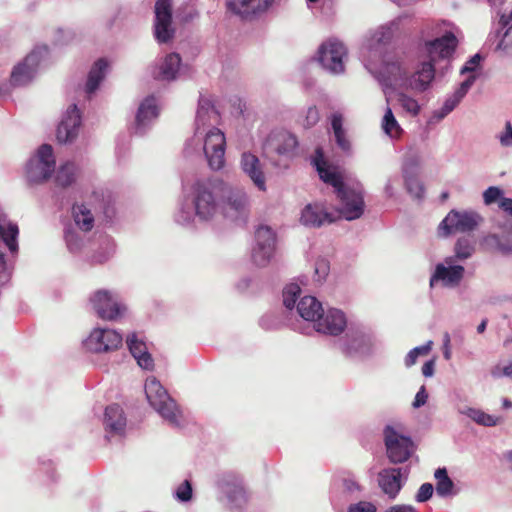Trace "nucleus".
<instances>
[{"mask_svg": "<svg viewBox=\"0 0 512 512\" xmlns=\"http://www.w3.org/2000/svg\"><path fill=\"white\" fill-rule=\"evenodd\" d=\"M225 190V183L219 179H203L192 186V203L195 215L201 220L211 219L217 212V197Z\"/></svg>", "mask_w": 512, "mask_h": 512, "instance_id": "1", "label": "nucleus"}, {"mask_svg": "<svg viewBox=\"0 0 512 512\" xmlns=\"http://www.w3.org/2000/svg\"><path fill=\"white\" fill-rule=\"evenodd\" d=\"M385 71L388 74L390 85L417 92H424L435 76L434 61L431 60L423 62L421 68L411 77L407 76L406 71L398 62L388 63Z\"/></svg>", "mask_w": 512, "mask_h": 512, "instance_id": "2", "label": "nucleus"}, {"mask_svg": "<svg viewBox=\"0 0 512 512\" xmlns=\"http://www.w3.org/2000/svg\"><path fill=\"white\" fill-rule=\"evenodd\" d=\"M145 394L150 405L169 423L178 425L179 410L161 383L154 377L145 383Z\"/></svg>", "mask_w": 512, "mask_h": 512, "instance_id": "3", "label": "nucleus"}, {"mask_svg": "<svg viewBox=\"0 0 512 512\" xmlns=\"http://www.w3.org/2000/svg\"><path fill=\"white\" fill-rule=\"evenodd\" d=\"M55 163L52 146L41 145L26 165L27 180L32 184L46 182L55 171Z\"/></svg>", "mask_w": 512, "mask_h": 512, "instance_id": "4", "label": "nucleus"}, {"mask_svg": "<svg viewBox=\"0 0 512 512\" xmlns=\"http://www.w3.org/2000/svg\"><path fill=\"white\" fill-rule=\"evenodd\" d=\"M384 441L387 456L394 464L406 462L414 452L415 446L409 436L399 433L393 426L384 429Z\"/></svg>", "mask_w": 512, "mask_h": 512, "instance_id": "5", "label": "nucleus"}, {"mask_svg": "<svg viewBox=\"0 0 512 512\" xmlns=\"http://www.w3.org/2000/svg\"><path fill=\"white\" fill-rule=\"evenodd\" d=\"M483 218L473 211H450L439 225V232L447 236L456 232H470L476 229Z\"/></svg>", "mask_w": 512, "mask_h": 512, "instance_id": "6", "label": "nucleus"}, {"mask_svg": "<svg viewBox=\"0 0 512 512\" xmlns=\"http://www.w3.org/2000/svg\"><path fill=\"white\" fill-rule=\"evenodd\" d=\"M154 13V37L158 43L166 44L175 36L172 21V0H157Z\"/></svg>", "mask_w": 512, "mask_h": 512, "instance_id": "7", "label": "nucleus"}, {"mask_svg": "<svg viewBox=\"0 0 512 512\" xmlns=\"http://www.w3.org/2000/svg\"><path fill=\"white\" fill-rule=\"evenodd\" d=\"M225 146V135L220 129L213 128L206 134L204 153L211 169L219 170L224 167Z\"/></svg>", "mask_w": 512, "mask_h": 512, "instance_id": "8", "label": "nucleus"}, {"mask_svg": "<svg viewBox=\"0 0 512 512\" xmlns=\"http://www.w3.org/2000/svg\"><path fill=\"white\" fill-rule=\"evenodd\" d=\"M90 301L97 315L103 320H116L126 311V307L108 290L96 291Z\"/></svg>", "mask_w": 512, "mask_h": 512, "instance_id": "9", "label": "nucleus"}, {"mask_svg": "<svg viewBox=\"0 0 512 512\" xmlns=\"http://www.w3.org/2000/svg\"><path fill=\"white\" fill-rule=\"evenodd\" d=\"M256 245L253 249L252 259L257 266H266L275 251L276 235L268 226H261L255 233Z\"/></svg>", "mask_w": 512, "mask_h": 512, "instance_id": "10", "label": "nucleus"}, {"mask_svg": "<svg viewBox=\"0 0 512 512\" xmlns=\"http://www.w3.org/2000/svg\"><path fill=\"white\" fill-rule=\"evenodd\" d=\"M319 62L332 73H341L344 71L343 58L347 54L345 46L336 40H329L323 43L318 51Z\"/></svg>", "mask_w": 512, "mask_h": 512, "instance_id": "11", "label": "nucleus"}, {"mask_svg": "<svg viewBox=\"0 0 512 512\" xmlns=\"http://www.w3.org/2000/svg\"><path fill=\"white\" fill-rule=\"evenodd\" d=\"M297 138L287 131H275L269 134L264 150L270 156L278 155L291 158L296 154Z\"/></svg>", "mask_w": 512, "mask_h": 512, "instance_id": "12", "label": "nucleus"}, {"mask_svg": "<svg viewBox=\"0 0 512 512\" xmlns=\"http://www.w3.org/2000/svg\"><path fill=\"white\" fill-rule=\"evenodd\" d=\"M122 345V336L112 329L95 328L85 341L88 350L101 353L117 350Z\"/></svg>", "mask_w": 512, "mask_h": 512, "instance_id": "13", "label": "nucleus"}, {"mask_svg": "<svg viewBox=\"0 0 512 512\" xmlns=\"http://www.w3.org/2000/svg\"><path fill=\"white\" fill-rule=\"evenodd\" d=\"M218 485L234 506L242 507L248 502V492L238 475L233 473L224 474L219 479Z\"/></svg>", "mask_w": 512, "mask_h": 512, "instance_id": "14", "label": "nucleus"}, {"mask_svg": "<svg viewBox=\"0 0 512 512\" xmlns=\"http://www.w3.org/2000/svg\"><path fill=\"white\" fill-rule=\"evenodd\" d=\"M347 320L345 314L335 308L321 312V316L315 321V329L319 333L331 336L340 335L346 328Z\"/></svg>", "mask_w": 512, "mask_h": 512, "instance_id": "15", "label": "nucleus"}, {"mask_svg": "<svg viewBox=\"0 0 512 512\" xmlns=\"http://www.w3.org/2000/svg\"><path fill=\"white\" fill-rule=\"evenodd\" d=\"M337 197L342 204L341 214L346 220L351 221L361 217L364 212V199L360 192L344 187L339 190Z\"/></svg>", "mask_w": 512, "mask_h": 512, "instance_id": "16", "label": "nucleus"}, {"mask_svg": "<svg viewBox=\"0 0 512 512\" xmlns=\"http://www.w3.org/2000/svg\"><path fill=\"white\" fill-rule=\"evenodd\" d=\"M274 0H226L227 9L242 19H251L268 10Z\"/></svg>", "mask_w": 512, "mask_h": 512, "instance_id": "17", "label": "nucleus"}, {"mask_svg": "<svg viewBox=\"0 0 512 512\" xmlns=\"http://www.w3.org/2000/svg\"><path fill=\"white\" fill-rule=\"evenodd\" d=\"M81 124L80 111L76 104H72L66 112L65 117L57 128L56 137L58 142L67 143L74 140L78 134Z\"/></svg>", "mask_w": 512, "mask_h": 512, "instance_id": "18", "label": "nucleus"}, {"mask_svg": "<svg viewBox=\"0 0 512 512\" xmlns=\"http://www.w3.org/2000/svg\"><path fill=\"white\" fill-rule=\"evenodd\" d=\"M39 64L38 54L32 52L16 65L10 76L12 86H24L31 82Z\"/></svg>", "mask_w": 512, "mask_h": 512, "instance_id": "19", "label": "nucleus"}, {"mask_svg": "<svg viewBox=\"0 0 512 512\" xmlns=\"http://www.w3.org/2000/svg\"><path fill=\"white\" fill-rule=\"evenodd\" d=\"M226 191V189L224 190ZM221 193L224 197L222 211L225 217L236 220L246 211L247 197L240 190H229L227 194Z\"/></svg>", "mask_w": 512, "mask_h": 512, "instance_id": "20", "label": "nucleus"}, {"mask_svg": "<svg viewBox=\"0 0 512 512\" xmlns=\"http://www.w3.org/2000/svg\"><path fill=\"white\" fill-rule=\"evenodd\" d=\"M457 39L451 32H447L440 38L428 41L426 49L431 61H436L437 58H448L455 51Z\"/></svg>", "mask_w": 512, "mask_h": 512, "instance_id": "21", "label": "nucleus"}, {"mask_svg": "<svg viewBox=\"0 0 512 512\" xmlns=\"http://www.w3.org/2000/svg\"><path fill=\"white\" fill-rule=\"evenodd\" d=\"M378 483L381 490L394 499L402 488L401 468H388L382 470L378 475Z\"/></svg>", "mask_w": 512, "mask_h": 512, "instance_id": "22", "label": "nucleus"}, {"mask_svg": "<svg viewBox=\"0 0 512 512\" xmlns=\"http://www.w3.org/2000/svg\"><path fill=\"white\" fill-rule=\"evenodd\" d=\"M463 274V266L446 267L443 264H438L435 273L431 277L430 285L433 286L435 282L441 281L444 286H456L462 280Z\"/></svg>", "mask_w": 512, "mask_h": 512, "instance_id": "23", "label": "nucleus"}, {"mask_svg": "<svg viewBox=\"0 0 512 512\" xmlns=\"http://www.w3.org/2000/svg\"><path fill=\"white\" fill-rule=\"evenodd\" d=\"M126 342L131 354L137 360L138 365L146 370L153 369L154 362L151 355L147 351L146 344L139 340L135 333L129 335Z\"/></svg>", "mask_w": 512, "mask_h": 512, "instance_id": "24", "label": "nucleus"}, {"mask_svg": "<svg viewBox=\"0 0 512 512\" xmlns=\"http://www.w3.org/2000/svg\"><path fill=\"white\" fill-rule=\"evenodd\" d=\"M243 171L250 177L255 186L265 190V176L263 174L259 159L251 153H243L241 159Z\"/></svg>", "mask_w": 512, "mask_h": 512, "instance_id": "25", "label": "nucleus"}, {"mask_svg": "<svg viewBox=\"0 0 512 512\" xmlns=\"http://www.w3.org/2000/svg\"><path fill=\"white\" fill-rule=\"evenodd\" d=\"M300 221L305 226L320 227L325 223H332L334 219L319 205L308 204L302 211Z\"/></svg>", "mask_w": 512, "mask_h": 512, "instance_id": "26", "label": "nucleus"}, {"mask_svg": "<svg viewBox=\"0 0 512 512\" xmlns=\"http://www.w3.org/2000/svg\"><path fill=\"white\" fill-rule=\"evenodd\" d=\"M104 423L107 430L121 433L126 426L123 409L117 404L108 406L105 410Z\"/></svg>", "mask_w": 512, "mask_h": 512, "instance_id": "27", "label": "nucleus"}, {"mask_svg": "<svg viewBox=\"0 0 512 512\" xmlns=\"http://www.w3.org/2000/svg\"><path fill=\"white\" fill-rule=\"evenodd\" d=\"M297 311L303 319L315 322L321 316L323 307L315 297L304 296L297 304Z\"/></svg>", "mask_w": 512, "mask_h": 512, "instance_id": "28", "label": "nucleus"}, {"mask_svg": "<svg viewBox=\"0 0 512 512\" xmlns=\"http://www.w3.org/2000/svg\"><path fill=\"white\" fill-rule=\"evenodd\" d=\"M158 116V107L156 105V100L154 97H147L140 104L137 114H136V128L137 130H141L144 128L151 120L157 118Z\"/></svg>", "mask_w": 512, "mask_h": 512, "instance_id": "29", "label": "nucleus"}, {"mask_svg": "<svg viewBox=\"0 0 512 512\" xmlns=\"http://www.w3.org/2000/svg\"><path fill=\"white\" fill-rule=\"evenodd\" d=\"M72 217L75 225L83 232H90L94 228V216L84 204L72 206Z\"/></svg>", "mask_w": 512, "mask_h": 512, "instance_id": "30", "label": "nucleus"}, {"mask_svg": "<svg viewBox=\"0 0 512 512\" xmlns=\"http://www.w3.org/2000/svg\"><path fill=\"white\" fill-rule=\"evenodd\" d=\"M180 65L181 57L178 53L172 52L167 54L160 64L158 77L167 81L176 79Z\"/></svg>", "mask_w": 512, "mask_h": 512, "instance_id": "31", "label": "nucleus"}, {"mask_svg": "<svg viewBox=\"0 0 512 512\" xmlns=\"http://www.w3.org/2000/svg\"><path fill=\"white\" fill-rule=\"evenodd\" d=\"M108 67V63L105 59H98L92 66L86 83V92L91 94L97 90L101 81L105 77V71Z\"/></svg>", "mask_w": 512, "mask_h": 512, "instance_id": "32", "label": "nucleus"}, {"mask_svg": "<svg viewBox=\"0 0 512 512\" xmlns=\"http://www.w3.org/2000/svg\"><path fill=\"white\" fill-rule=\"evenodd\" d=\"M315 164L320 178L325 183L333 186L335 188L336 194L339 193L340 189L346 187L343 183L342 177L337 172L330 170L324 160H316Z\"/></svg>", "mask_w": 512, "mask_h": 512, "instance_id": "33", "label": "nucleus"}, {"mask_svg": "<svg viewBox=\"0 0 512 512\" xmlns=\"http://www.w3.org/2000/svg\"><path fill=\"white\" fill-rule=\"evenodd\" d=\"M476 76L474 74L470 75L466 80H464L460 87L455 91L454 95L447 99L442 107L443 116L450 113L462 100V98L467 94L470 87L475 82Z\"/></svg>", "mask_w": 512, "mask_h": 512, "instance_id": "34", "label": "nucleus"}, {"mask_svg": "<svg viewBox=\"0 0 512 512\" xmlns=\"http://www.w3.org/2000/svg\"><path fill=\"white\" fill-rule=\"evenodd\" d=\"M331 126L334 132L337 145L343 151H349L351 148L350 141L343 128V117L340 113H334L331 118Z\"/></svg>", "mask_w": 512, "mask_h": 512, "instance_id": "35", "label": "nucleus"}, {"mask_svg": "<svg viewBox=\"0 0 512 512\" xmlns=\"http://www.w3.org/2000/svg\"><path fill=\"white\" fill-rule=\"evenodd\" d=\"M77 167L72 162H66L56 171L55 182L58 186L66 188L75 182Z\"/></svg>", "mask_w": 512, "mask_h": 512, "instance_id": "36", "label": "nucleus"}, {"mask_svg": "<svg viewBox=\"0 0 512 512\" xmlns=\"http://www.w3.org/2000/svg\"><path fill=\"white\" fill-rule=\"evenodd\" d=\"M436 492L440 496H447L451 494L454 484L449 478L447 470L445 468H439L435 472Z\"/></svg>", "mask_w": 512, "mask_h": 512, "instance_id": "37", "label": "nucleus"}, {"mask_svg": "<svg viewBox=\"0 0 512 512\" xmlns=\"http://www.w3.org/2000/svg\"><path fill=\"white\" fill-rule=\"evenodd\" d=\"M382 128L384 132L390 137H398L402 132V129L398 124L396 118L394 117V114L390 107L386 108L385 114L382 119Z\"/></svg>", "mask_w": 512, "mask_h": 512, "instance_id": "38", "label": "nucleus"}, {"mask_svg": "<svg viewBox=\"0 0 512 512\" xmlns=\"http://www.w3.org/2000/svg\"><path fill=\"white\" fill-rule=\"evenodd\" d=\"M18 233H19V230L16 225L10 224L7 227V229H5L0 224V239H2L5 242L8 249L12 253H15L18 250V244H17Z\"/></svg>", "mask_w": 512, "mask_h": 512, "instance_id": "39", "label": "nucleus"}, {"mask_svg": "<svg viewBox=\"0 0 512 512\" xmlns=\"http://www.w3.org/2000/svg\"><path fill=\"white\" fill-rule=\"evenodd\" d=\"M467 415L476 423L484 426H495L498 424L500 418L489 415L481 410L469 409Z\"/></svg>", "mask_w": 512, "mask_h": 512, "instance_id": "40", "label": "nucleus"}, {"mask_svg": "<svg viewBox=\"0 0 512 512\" xmlns=\"http://www.w3.org/2000/svg\"><path fill=\"white\" fill-rule=\"evenodd\" d=\"M474 253V246L468 238H460L455 244V258L465 260Z\"/></svg>", "mask_w": 512, "mask_h": 512, "instance_id": "41", "label": "nucleus"}, {"mask_svg": "<svg viewBox=\"0 0 512 512\" xmlns=\"http://www.w3.org/2000/svg\"><path fill=\"white\" fill-rule=\"evenodd\" d=\"M397 101L401 107L412 116H417L420 113V105L417 100L408 96L404 92L397 93Z\"/></svg>", "mask_w": 512, "mask_h": 512, "instance_id": "42", "label": "nucleus"}, {"mask_svg": "<svg viewBox=\"0 0 512 512\" xmlns=\"http://www.w3.org/2000/svg\"><path fill=\"white\" fill-rule=\"evenodd\" d=\"M214 112V107L210 100L201 98L199 100L196 122L197 124L205 125L210 119V113Z\"/></svg>", "mask_w": 512, "mask_h": 512, "instance_id": "43", "label": "nucleus"}, {"mask_svg": "<svg viewBox=\"0 0 512 512\" xmlns=\"http://www.w3.org/2000/svg\"><path fill=\"white\" fill-rule=\"evenodd\" d=\"M64 237L70 251L76 252L82 248L83 239L75 230L68 228L65 231Z\"/></svg>", "mask_w": 512, "mask_h": 512, "instance_id": "44", "label": "nucleus"}, {"mask_svg": "<svg viewBox=\"0 0 512 512\" xmlns=\"http://www.w3.org/2000/svg\"><path fill=\"white\" fill-rule=\"evenodd\" d=\"M301 289L297 284L286 286L283 291V304L286 308L292 309L296 303V299Z\"/></svg>", "mask_w": 512, "mask_h": 512, "instance_id": "45", "label": "nucleus"}, {"mask_svg": "<svg viewBox=\"0 0 512 512\" xmlns=\"http://www.w3.org/2000/svg\"><path fill=\"white\" fill-rule=\"evenodd\" d=\"M319 120H320V113H319L318 108L316 106H310L307 109L305 116L300 121V123L304 128L309 129V128L315 126L319 122Z\"/></svg>", "mask_w": 512, "mask_h": 512, "instance_id": "46", "label": "nucleus"}, {"mask_svg": "<svg viewBox=\"0 0 512 512\" xmlns=\"http://www.w3.org/2000/svg\"><path fill=\"white\" fill-rule=\"evenodd\" d=\"M406 187L408 192L413 195L415 198H422L424 195V186L423 184L414 177H409L406 179Z\"/></svg>", "mask_w": 512, "mask_h": 512, "instance_id": "47", "label": "nucleus"}, {"mask_svg": "<svg viewBox=\"0 0 512 512\" xmlns=\"http://www.w3.org/2000/svg\"><path fill=\"white\" fill-rule=\"evenodd\" d=\"M175 497L181 502H187L192 498V485L189 480L183 481L178 486Z\"/></svg>", "mask_w": 512, "mask_h": 512, "instance_id": "48", "label": "nucleus"}, {"mask_svg": "<svg viewBox=\"0 0 512 512\" xmlns=\"http://www.w3.org/2000/svg\"><path fill=\"white\" fill-rule=\"evenodd\" d=\"M502 194L503 192L501 189L495 186H491L487 188L483 193L484 203L486 205H491L498 201L502 197Z\"/></svg>", "mask_w": 512, "mask_h": 512, "instance_id": "49", "label": "nucleus"}, {"mask_svg": "<svg viewBox=\"0 0 512 512\" xmlns=\"http://www.w3.org/2000/svg\"><path fill=\"white\" fill-rule=\"evenodd\" d=\"M433 486L430 483H424L420 486L417 494L416 501L419 503L429 500L433 495Z\"/></svg>", "mask_w": 512, "mask_h": 512, "instance_id": "50", "label": "nucleus"}, {"mask_svg": "<svg viewBox=\"0 0 512 512\" xmlns=\"http://www.w3.org/2000/svg\"><path fill=\"white\" fill-rule=\"evenodd\" d=\"M348 512H376V506L371 502L360 501L351 505Z\"/></svg>", "mask_w": 512, "mask_h": 512, "instance_id": "51", "label": "nucleus"}, {"mask_svg": "<svg viewBox=\"0 0 512 512\" xmlns=\"http://www.w3.org/2000/svg\"><path fill=\"white\" fill-rule=\"evenodd\" d=\"M347 338H348V344H347V347H346V351L348 353H351V351L353 349H355V345L356 344H362L364 343V335L362 333H355V334H352V335H349L347 334Z\"/></svg>", "mask_w": 512, "mask_h": 512, "instance_id": "52", "label": "nucleus"}, {"mask_svg": "<svg viewBox=\"0 0 512 512\" xmlns=\"http://www.w3.org/2000/svg\"><path fill=\"white\" fill-rule=\"evenodd\" d=\"M492 375L494 377H501V376L512 377V362L509 365H504V366H501L500 364L496 365L492 370Z\"/></svg>", "mask_w": 512, "mask_h": 512, "instance_id": "53", "label": "nucleus"}, {"mask_svg": "<svg viewBox=\"0 0 512 512\" xmlns=\"http://www.w3.org/2000/svg\"><path fill=\"white\" fill-rule=\"evenodd\" d=\"M481 60V57L479 54H475L473 57L470 58L464 65V67L461 69V73L465 74L467 72H474L476 67L479 65Z\"/></svg>", "mask_w": 512, "mask_h": 512, "instance_id": "54", "label": "nucleus"}, {"mask_svg": "<svg viewBox=\"0 0 512 512\" xmlns=\"http://www.w3.org/2000/svg\"><path fill=\"white\" fill-rule=\"evenodd\" d=\"M329 271V263L325 259H319L315 264V273L319 278H325Z\"/></svg>", "mask_w": 512, "mask_h": 512, "instance_id": "55", "label": "nucleus"}, {"mask_svg": "<svg viewBox=\"0 0 512 512\" xmlns=\"http://www.w3.org/2000/svg\"><path fill=\"white\" fill-rule=\"evenodd\" d=\"M506 131L500 135V143L503 146H512V125L509 121L506 122Z\"/></svg>", "mask_w": 512, "mask_h": 512, "instance_id": "56", "label": "nucleus"}, {"mask_svg": "<svg viewBox=\"0 0 512 512\" xmlns=\"http://www.w3.org/2000/svg\"><path fill=\"white\" fill-rule=\"evenodd\" d=\"M512 46V24L507 28L503 37L501 38L498 48L507 49Z\"/></svg>", "mask_w": 512, "mask_h": 512, "instance_id": "57", "label": "nucleus"}, {"mask_svg": "<svg viewBox=\"0 0 512 512\" xmlns=\"http://www.w3.org/2000/svg\"><path fill=\"white\" fill-rule=\"evenodd\" d=\"M344 489L349 493L360 492L362 487L354 478H345L343 480Z\"/></svg>", "mask_w": 512, "mask_h": 512, "instance_id": "58", "label": "nucleus"}, {"mask_svg": "<svg viewBox=\"0 0 512 512\" xmlns=\"http://www.w3.org/2000/svg\"><path fill=\"white\" fill-rule=\"evenodd\" d=\"M427 399H428V394L426 392L425 387L422 386L419 389V391L417 392L416 396H415V399H414V402H413V406L415 408H419V407L423 406L427 402Z\"/></svg>", "mask_w": 512, "mask_h": 512, "instance_id": "59", "label": "nucleus"}, {"mask_svg": "<svg viewBox=\"0 0 512 512\" xmlns=\"http://www.w3.org/2000/svg\"><path fill=\"white\" fill-rule=\"evenodd\" d=\"M373 38L377 43H386L391 38V31L386 28H381L375 33Z\"/></svg>", "mask_w": 512, "mask_h": 512, "instance_id": "60", "label": "nucleus"}, {"mask_svg": "<svg viewBox=\"0 0 512 512\" xmlns=\"http://www.w3.org/2000/svg\"><path fill=\"white\" fill-rule=\"evenodd\" d=\"M483 245L488 248H498V249L502 250L501 245H500V239L497 235H494V234L486 236L483 239Z\"/></svg>", "mask_w": 512, "mask_h": 512, "instance_id": "61", "label": "nucleus"}, {"mask_svg": "<svg viewBox=\"0 0 512 512\" xmlns=\"http://www.w3.org/2000/svg\"><path fill=\"white\" fill-rule=\"evenodd\" d=\"M432 341H428L425 345L413 348V351L418 356H427L432 349Z\"/></svg>", "mask_w": 512, "mask_h": 512, "instance_id": "62", "label": "nucleus"}, {"mask_svg": "<svg viewBox=\"0 0 512 512\" xmlns=\"http://www.w3.org/2000/svg\"><path fill=\"white\" fill-rule=\"evenodd\" d=\"M386 512H417L416 509L409 505H395L390 507Z\"/></svg>", "mask_w": 512, "mask_h": 512, "instance_id": "63", "label": "nucleus"}, {"mask_svg": "<svg viewBox=\"0 0 512 512\" xmlns=\"http://www.w3.org/2000/svg\"><path fill=\"white\" fill-rule=\"evenodd\" d=\"M499 206L505 212H508L512 215V199L511 198H501Z\"/></svg>", "mask_w": 512, "mask_h": 512, "instance_id": "64", "label": "nucleus"}]
</instances>
